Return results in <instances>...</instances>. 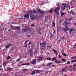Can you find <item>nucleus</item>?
I'll return each instance as SVG.
<instances>
[{
	"instance_id": "obj_1",
	"label": "nucleus",
	"mask_w": 76,
	"mask_h": 76,
	"mask_svg": "<svg viewBox=\"0 0 76 76\" xmlns=\"http://www.w3.org/2000/svg\"><path fill=\"white\" fill-rule=\"evenodd\" d=\"M60 9V7H57L56 8L53 10V12L56 15H59V10Z\"/></svg>"
},
{
	"instance_id": "obj_2",
	"label": "nucleus",
	"mask_w": 76,
	"mask_h": 76,
	"mask_svg": "<svg viewBox=\"0 0 76 76\" xmlns=\"http://www.w3.org/2000/svg\"><path fill=\"white\" fill-rule=\"evenodd\" d=\"M30 17H31V18L32 20L35 19V15L34 14L33 11H31V12L30 14Z\"/></svg>"
},
{
	"instance_id": "obj_3",
	"label": "nucleus",
	"mask_w": 76,
	"mask_h": 76,
	"mask_svg": "<svg viewBox=\"0 0 76 76\" xmlns=\"http://www.w3.org/2000/svg\"><path fill=\"white\" fill-rule=\"evenodd\" d=\"M38 60L39 61H42V60H44V58L42 56H40L38 57Z\"/></svg>"
},
{
	"instance_id": "obj_4",
	"label": "nucleus",
	"mask_w": 76,
	"mask_h": 76,
	"mask_svg": "<svg viewBox=\"0 0 76 76\" xmlns=\"http://www.w3.org/2000/svg\"><path fill=\"white\" fill-rule=\"evenodd\" d=\"M36 63H37V60H36V59H34L31 62V63L32 64L34 65L36 64Z\"/></svg>"
},
{
	"instance_id": "obj_5",
	"label": "nucleus",
	"mask_w": 76,
	"mask_h": 76,
	"mask_svg": "<svg viewBox=\"0 0 76 76\" xmlns=\"http://www.w3.org/2000/svg\"><path fill=\"white\" fill-rule=\"evenodd\" d=\"M30 13L28 12L25 13V15H24V17L25 18H26L27 17H29V15Z\"/></svg>"
},
{
	"instance_id": "obj_6",
	"label": "nucleus",
	"mask_w": 76,
	"mask_h": 76,
	"mask_svg": "<svg viewBox=\"0 0 76 76\" xmlns=\"http://www.w3.org/2000/svg\"><path fill=\"white\" fill-rule=\"evenodd\" d=\"M68 24H69V22H67V20L65 21V23L64 26H65L66 28H67V27H68V26H67V25H68Z\"/></svg>"
},
{
	"instance_id": "obj_7",
	"label": "nucleus",
	"mask_w": 76,
	"mask_h": 76,
	"mask_svg": "<svg viewBox=\"0 0 76 76\" xmlns=\"http://www.w3.org/2000/svg\"><path fill=\"white\" fill-rule=\"evenodd\" d=\"M46 45V42H43L42 43H41L40 44V45H41L42 47H43V48H45V45Z\"/></svg>"
},
{
	"instance_id": "obj_8",
	"label": "nucleus",
	"mask_w": 76,
	"mask_h": 76,
	"mask_svg": "<svg viewBox=\"0 0 76 76\" xmlns=\"http://www.w3.org/2000/svg\"><path fill=\"white\" fill-rule=\"evenodd\" d=\"M70 14H72V15H75V12L73 10H71L70 12Z\"/></svg>"
},
{
	"instance_id": "obj_9",
	"label": "nucleus",
	"mask_w": 76,
	"mask_h": 76,
	"mask_svg": "<svg viewBox=\"0 0 76 76\" xmlns=\"http://www.w3.org/2000/svg\"><path fill=\"white\" fill-rule=\"evenodd\" d=\"M70 30V28H68L67 29V28H62V31L64 30V32H67V31H69Z\"/></svg>"
},
{
	"instance_id": "obj_10",
	"label": "nucleus",
	"mask_w": 76,
	"mask_h": 76,
	"mask_svg": "<svg viewBox=\"0 0 76 76\" xmlns=\"http://www.w3.org/2000/svg\"><path fill=\"white\" fill-rule=\"evenodd\" d=\"M63 5L64 6V7L63 9V10H65V8L67 7V4H63Z\"/></svg>"
},
{
	"instance_id": "obj_11",
	"label": "nucleus",
	"mask_w": 76,
	"mask_h": 76,
	"mask_svg": "<svg viewBox=\"0 0 76 76\" xmlns=\"http://www.w3.org/2000/svg\"><path fill=\"white\" fill-rule=\"evenodd\" d=\"M30 64L29 63H25L24 64H22L21 65V66H28Z\"/></svg>"
},
{
	"instance_id": "obj_12",
	"label": "nucleus",
	"mask_w": 76,
	"mask_h": 76,
	"mask_svg": "<svg viewBox=\"0 0 76 76\" xmlns=\"http://www.w3.org/2000/svg\"><path fill=\"white\" fill-rule=\"evenodd\" d=\"M7 72H9H9H10L11 70H12V68H11L9 67L7 68Z\"/></svg>"
},
{
	"instance_id": "obj_13",
	"label": "nucleus",
	"mask_w": 76,
	"mask_h": 76,
	"mask_svg": "<svg viewBox=\"0 0 76 76\" xmlns=\"http://www.w3.org/2000/svg\"><path fill=\"white\" fill-rule=\"evenodd\" d=\"M52 51H54V53H56V54H58V52H57V51L56 50L54 49H52Z\"/></svg>"
},
{
	"instance_id": "obj_14",
	"label": "nucleus",
	"mask_w": 76,
	"mask_h": 76,
	"mask_svg": "<svg viewBox=\"0 0 76 76\" xmlns=\"http://www.w3.org/2000/svg\"><path fill=\"white\" fill-rule=\"evenodd\" d=\"M67 69V68H66V67H65V68H63L62 69V70L63 71V72H65L66 70V69Z\"/></svg>"
},
{
	"instance_id": "obj_15",
	"label": "nucleus",
	"mask_w": 76,
	"mask_h": 76,
	"mask_svg": "<svg viewBox=\"0 0 76 76\" xmlns=\"http://www.w3.org/2000/svg\"><path fill=\"white\" fill-rule=\"evenodd\" d=\"M11 45H12V44H9L8 45L6 46H5L6 48L7 49V48H9V47H10V46H11Z\"/></svg>"
},
{
	"instance_id": "obj_16",
	"label": "nucleus",
	"mask_w": 76,
	"mask_h": 76,
	"mask_svg": "<svg viewBox=\"0 0 76 76\" xmlns=\"http://www.w3.org/2000/svg\"><path fill=\"white\" fill-rule=\"evenodd\" d=\"M15 29H18V30H20V27L19 26H17V27H15Z\"/></svg>"
},
{
	"instance_id": "obj_17",
	"label": "nucleus",
	"mask_w": 76,
	"mask_h": 76,
	"mask_svg": "<svg viewBox=\"0 0 76 76\" xmlns=\"http://www.w3.org/2000/svg\"><path fill=\"white\" fill-rule=\"evenodd\" d=\"M58 28L59 31H61V30L62 29V27H61L60 26H59Z\"/></svg>"
},
{
	"instance_id": "obj_18",
	"label": "nucleus",
	"mask_w": 76,
	"mask_h": 76,
	"mask_svg": "<svg viewBox=\"0 0 76 76\" xmlns=\"http://www.w3.org/2000/svg\"><path fill=\"white\" fill-rule=\"evenodd\" d=\"M55 25H56V24L54 22H53L52 23V27H54L55 26Z\"/></svg>"
},
{
	"instance_id": "obj_19",
	"label": "nucleus",
	"mask_w": 76,
	"mask_h": 76,
	"mask_svg": "<svg viewBox=\"0 0 76 76\" xmlns=\"http://www.w3.org/2000/svg\"><path fill=\"white\" fill-rule=\"evenodd\" d=\"M35 71H34L32 72V73L31 74V75H35Z\"/></svg>"
},
{
	"instance_id": "obj_20",
	"label": "nucleus",
	"mask_w": 76,
	"mask_h": 76,
	"mask_svg": "<svg viewBox=\"0 0 76 76\" xmlns=\"http://www.w3.org/2000/svg\"><path fill=\"white\" fill-rule=\"evenodd\" d=\"M22 30L23 32H26V30L25 28L24 29L23 28L22 29Z\"/></svg>"
},
{
	"instance_id": "obj_21",
	"label": "nucleus",
	"mask_w": 76,
	"mask_h": 76,
	"mask_svg": "<svg viewBox=\"0 0 76 76\" xmlns=\"http://www.w3.org/2000/svg\"><path fill=\"white\" fill-rule=\"evenodd\" d=\"M25 29L28 31V30H29V28H28V27L27 26H25Z\"/></svg>"
},
{
	"instance_id": "obj_22",
	"label": "nucleus",
	"mask_w": 76,
	"mask_h": 76,
	"mask_svg": "<svg viewBox=\"0 0 76 76\" xmlns=\"http://www.w3.org/2000/svg\"><path fill=\"white\" fill-rule=\"evenodd\" d=\"M62 61L63 62H66V59H65L63 58L62 59Z\"/></svg>"
},
{
	"instance_id": "obj_23",
	"label": "nucleus",
	"mask_w": 76,
	"mask_h": 76,
	"mask_svg": "<svg viewBox=\"0 0 76 76\" xmlns=\"http://www.w3.org/2000/svg\"><path fill=\"white\" fill-rule=\"evenodd\" d=\"M75 62H76V60L74 59L72 60V61H71V63H75Z\"/></svg>"
},
{
	"instance_id": "obj_24",
	"label": "nucleus",
	"mask_w": 76,
	"mask_h": 76,
	"mask_svg": "<svg viewBox=\"0 0 76 76\" xmlns=\"http://www.w3.org/2000/svg\"><path fill=\"white\" fill-rule=\"evenodd\" d=\"M11 58V57L10 56H8L7 58V59L6 60H9V58Z\"/></svg>"
},
{
	"instance_id": "obj_25",
	"label": "nucleus",
	"mask_w": 76,
	"mask_h": 76,
	"mask_svg": "<svg viewBox=\"0 0 76 76\" xmlns=\"http://www.w3.org/2000/svg\"><path fill=\"white\" fill-rule=\"evenodd\" d=\"M44 12H45L44 11H41V12H40V14H41L42 15L44 14Z\"/></svg>"
},
{
	"instance_id": "obj_26",
	"label": "nucleus",
	"mask_w": 76,
	"mask_h": 76,
	"mask_svg": "<svg viewBox=\"0 0 76 76\" xmlns=\"http://www.w3.org/2000/svg\"><path fill=\"white\" fill-rule=\"evenodd\" d=\"M56 61H55V63H60V62L59 61H58L57 60H55Z\"/></svg>"
},
{
	"instance_id": "obj_27",
	"label": "nucleus",
	"mask_w": 76,
	"mask_h": 76,
	"mask_svg": "<svg viewBox=\"0 0 76 76\" xmlns=\"http://www.w3.org/2000/svg\"><path fill=\"white\" fill-rule=\"evenodd\" d=\"M38 13H41V9H39L38 10Z\"/></svg>"
},
{
	"instance_id": "obj_28",
	"label": "nucleus",
	"mask_w": 76,
	"mask_h": 76,
	"mask_svg": "<svg viewBox=\"0 0 76 76\" xmlns=\"http://www.w3.org/2000/svg\"><path fill=\"white\" fill-rule=\"evenodd\" d=\"M53 34H51L50 36V39H52V38H53Z\"/></svg>"
},
{
	"instance_id": "obj_29",
	"label": "nucleus",
	"mask_w": 76,
	"mask_h": 76,
	"mask_svg": "<svg viewBox=\"0 0 76 76\" xmlns=\"http://www.w3.org/2000/svg\"><path fill=\"white\" fill-rule=\"evenodd\" d=\"M56 58V57L53 58V59L52 60V61H54V60H55Z\"/></svg>"
},
{
	"instance_id": "obj_30",
	"label": "nucleus",
	"mask_w": 76,
	"mask_h": 76,
	"mask_svg": "<svg viewBox=\"0 0 76 76\" xmlns=\"http://www.w3.org/2000/svg\"><path fill=\"white\" fill-rule=\"evenodd\" d=\"M53 64V63L52 62H50L47 64V65H51V64Z\"/></svg>"
},
{
	"instance_id": "obj_31",
	"label": "nucleus",
	"mask_w": 76,
	"mask_h": 76,
	"mask_svg": "<svg viewBox=\"0 0 76 76\" xmlns=\"http://www.w3.org/2000/svg\"><path fill=\"white\" fill-rule=\"evenodd\" d=\"M76 66V64H75L73 65V69L74 70H75V66Z\"/></svg>"
},
{
	"instance_id": "obj_32",
	"label": "nucleus",
	"mask_w": 76,
	"mask_h": 76,
	"mask_svg": "<svg viewBox=\"0 0 76 76\" xmlns=\"http://www.w3.org/2000/svg\"><path fill=\"white\" fill-rule=\"evenodd\" d=\"M46 59L48 60H51V58H46Z\"/></svg>"
},
{
	"instance_id": "obj_33",
	"label": "nucleus",
	"mask_w": 76,
	"mask_h": 76,
	"mask_svg": "<svg viewBox=\"0 0 76 76\" xmlns=\"http://www.w3.org/2000/svg\"><path fill=\"white\" fill-rule=\"evenodd\" d=\"M65 15V13L64 12H63L62 13V14H61V17H63V15Z\"/></svg>"
},
{
	"instance_id": "obj_34",
	"label": "nucleus",
	"mask_w": 76,
	"mask_h": 76,
	"mask_svg": "<svg viewBox=\"0 0 76 76\" xmlns=\"http://www.w3.org/2000/svg\"><path fill=\"white\" fill-rule=\"evenodd\" d=\"M53 10L52 9H51L50 11H49V13H53V12H52Z\"/></svg>"
},
{
	"instance_id": "obj_35",
	"label": "nucleus",
	"mask_w": 76,
	"mask_h": 76,
	"mask_svg": "<svg viewBox=\"0 0 76 76\" xmlns=\"http://www.w3.org/2000/svg\"><path fill=\"white\" fill-rule=\"evenodd\" d=\"M36 72H37V73H38V74L39 73H40V72L39 71V70H37Z\"/></svg>"
},
{
	"instance_id": "obj_36",
	"label": "nucleus",
	"mask_w": 76,
	"mask_h": 76,
	"mask_svg": "<svg viewBox=\"0 0 76 76\" xmlns=\"http://www.w3.org/2000/svg\"><path fill=\"white\" fill-rule=\"evenodd\" d=\"M62 55L64 56L65 57H66V56H67V55L66 54H65L62 53Z\"/></svg>"
},
{
	"instance_id": "obj_37",
	"label": "nucleus",
	"mask_w": 76,
	"mask_h": 76,
	"mask_svg": "<svg viewBox=\"0 0 76 76\" xmlns=\"http://www.w3.org/2000/svg\"><path fill=\"white\" fill-rule=\"evenodd\" d=\"M49 72L48 71H47L46 72H45V75H47L48 73Z\"/></svg>"
},
{
	"instance_id": "obj_38",
	"label": "nucleus",
	"mask_w": 76,
	"mask_h": 76,
	"mask_svg": "<svg viewBox=\"0 0 76 76\" xmlns=\"http://www.w3.org/2000/svg\"><path fill=\"white\" fill-rule=\"evenodd\" d=\"M72 29L71 28L69 30V33H71L72 32Z\"/></svg>"
},
{
	"instance_id": "obj_39",
	"label": "nucleus",
	"mask_w": 76,
	"mask_h": 76,
	"mask_svg": "<svg viewBox=\"0 0 76 76\" xmlns=\"http://www.w3.org/2000/svg\"><path fill=\"white\" fill-rule=\"evenodd\" d=\"M75 58H76V56H73L72 57V59H74Z\"/></svg>"
},
{
	"instance_id": "obj_40",
	"label": "nucleus",
	"mask_w": 76,
	"mask_h": 76,
	"mask_svg": "<svg viewBox=\"0 0 76 76\" xmlns=\"http://www.w3.org/2000/svg\"><path fill=\"white\" fill-rule=\"evenodd\" d=\"M20 58L16 60V61H20Z\"/></svg>"
},
{
	"instance_id": "obj_41",
	"label": "nucleus",
	"mask_w": 76,
	"mask_h": 76,
	"mask_svg": "<svg viewBox=\"0 0 76 76\" xmlns=\"http://www.w3.org/2000/svg\"><path fill=\"white\" fill-rule=\"evenodd\" d=\"M29 53H32V50H29Z\"/></svg>"
},
{
	"instance_id": "obj_42",
	"label": "nucleus",
	"mask_w": 76,
	"mask_h": 76,
	"mask_svg": "<svg viewBox=\"0 0 76 76\" xmlns=\"http://www.w3.org/2000/svg\"><path fill=\"white\" fill-rule=\"evenodd\" d=\"M6 64V62L5 61L3 63V65H5Z\"/></svg>"
},
{
	"instance_id": "obj_43",
	"label": "nucleus",
	"mask_w": 76,
	"mask_h": 76,
	"mask_svg": "<svg viewBox=\"0 0 76 76\" xmlns=\"http://www.w3.org/2000/svg\"><path fill=\"white\" fill-rule=\"evenodd\" d=\"M72 18H70L69 19V21H71V20H72Z\"/></svg>"
},
{
	"instance_id": "obj_44",
	"label": "nucleus",
	"mask_w": 76,
	"mask_h": 76,
	"mask_svg": "<svg viewBox=\"0 0 76 76\" xmlns=\"http://www.w3.org/2000/svg\"><path fill=\"white\" fill-rule=\"evenodd\" d=\"M27 42H28V40H26V41H25V42L24 43V44H26V43H27Z\"/></svg>"
},
{
	"instance_id": "obj_45",
	"label": "nucleus",
	"mask_w": 76,
	"mask_h": 76,
	"mask_svg": "<svg viewBox=\"0 0 76 76\" xmlns=\"http://www.w3.org/2000/svg\"><path fill=\"white\" fill-rule=\"evenodd\" d=\"M70 61H67V64H70Z\"/></svg>"
},
{
	"instance_id": "obj_46",
	"label": "nucleus",
	"mask_w": 76,
	"mask_h": 76,
	"mask_svg": "<svg viewBox=\"0 0 76 76\" xmlns=\"http://www.w3.org/2000/svg\"><path fill=\"white\" fill-rule=\"evenodd\" d=\"M72 66H73L72 65H71L69 66V68L71 69V68H72Z\"/></svg>"
},
{
	"instance_id": "obj_47",
	"label": "nucleus",
	"mask_w": 76,
	"mask_h": 76,
	"mask_svg": "<svg viewBox=\"0 0 76 76\" xmlns=\"http://www.w3.org/2000/svg\"><path fill=\"white\" fill-rule=\"evenodd\" d=\"M33 12L34 13H36V11H35V10H33Z\"/></svg>"
},
{
	"instance_id": "obj_48",
	"label": "nucleus",
	"mask_w": 76,
	"mask_h": 76,
	"mask_svg": "<svg viewBox=\"0 0 76 76\" xmlns=\"http://www.w3.org/2000/svg\"><path fill=\"white\" fill-rule=\"evenodd\" d=\"M56 65H52V67H55L56 66Z\"/></svg>"
},
{
	"instance_id": "obj_49",
	"label": "nucleus",
	"mask_w": 76,
	"mask_h": 76,
	"mask_svg": "<svg viewBox=\"0 0 76 76\" xmlns=\"http://www.w3.org/2000/svg\"><path fill=\"white\" fill-rule=\"evenodd\" d=\"M23 71H24V72H26V71H27V69H23Z\"/></svg>"
},
{
	"instance_id": "obj_50",
	"label": "nucleus",
	"mask_w": 76,
	"mask_h": 76,
	"mask_svg": "<svg viewBox=\"0 0 76 76\" xmlns=\"http://www.w3.org/2000/svg\"><path fill=\"white\" fill-rule=\"evenodd\" d=\"M22 26H23V27H25V24H23V25H22Z\"/></svg>"
},
{
	"instance_id": "obj_51",
	"label": "nucleus",
	"mask_w": 76,
	"mask_h": 76,
	"mask_svg": "<svg viewBox=\"0 0 76 76\" xmlns=\"http://www.w3.org/2000/svg\"><path fill=\"white\" fill-rule=\"evenodd\" d=\"M58 57L59 58H61V56L60 55H58Z\"/></svg>"
},
{
	"instance_id": "obj_52",
	"label": "nucleus",
	"mask_w": 76,
	"mask_h": 76,
	"mask_svg": "<svg viewBox=\"0 0 76 76\" xmlns=\"http://www.w3.org/2000/svg\"><path fill=\"white\" fill-rule=\"evenodd\" d=\"M61 38H62V39H64L65 38H64V37H62Z\"/></svg>"
},
{
	"instance_id": "obj_53",
	"label": "nucleus",
	"mask_w": 76,
	"mask_h": 76,
	"mask_svg": "<svg viewBox=\"0 0 76 76\" xmlns=\"http://www.w3.org/2000/svg\"><path fill=\"white\" fill-rule=\"evenodd\" d=\"M56 30H55L53 32V34H55V33H56Z\"/></svg>"
},
{
	"instance_id": "obj_54",
	"label": "nucleus",
	"mask_w": 76,
	"mask_h": 76,
	"mask_svg": "<svg viewBox=\"0 0 76 76\" xmlns=\"http://www.w3.org/2000/svg\"><path fill=\"white\" fill-rule=\"evenodd\" d=\"M34 26H35V25L34 24H32L31 25V26L32 27Z\"/></svg>"
},
{
	"instance_id": "obj_55",
	"label": "nucleus",
	"mask_w": 76,
	"mask_h": 76,
	"mask_svg": "<svg viewBox=\"0 0 76 76\" xmlns=\"http://www.w3.org/2000/svg\"><path fill=\"white\" fill-rule=\"evenodd\" d=\"M67 7H69V8L70 7V5L68 4Z\"/></svg>"
},
{
	"instance_id": "obj_56",
	"label": "nucleus",
	"mask_w": 76,
	"mask_h": 76,
	"mask_svg": "<svg viewBox=\"0 0 76 76\" xmlns=\"http://www.w3.org/2000/svg\"><path fill=\"white\" fill-rule=\"evenodd\" d=\"M39 71H40V72H43V70H39Z\"/></svg>"
},
{
	"instance_id": "obj_57",
	"label": "nucleus",
	"mask_w": 76,
	"mask_h": 76,
	"mask_svg": "<svg viewBox=\"0 0 76 76\" xmlns=\"http://www.w3.org/2000/svg\"><path fill=\"white\" fill-rule=\"evenodd\" d=\"M31 44V42H30L28 44V45H30Z\"/></svg>"
},
{
	"instance_id": "obj_58",
	"label": "nucleus",
	"mask_w": 76,
	"mask_h": 76,
	"mask_svg": "<svg viewBox=\"0 0 76 76\" xmlns=\"http://www.w3.org/2000/svg\"><path fill=\"white\" fill-rule=\"evenodd\" d=\"M39 34H41V31H39Z\"/></svg>"
},
{
	"instance_id": "obj_59",
	"label": "nucleus",
	"mask_w": 76,
	"mask_h": 76,
	"mask_svg": "<svg viewBox=\"0 0 76 76\" xmlns=\"http://www.w3.org/2000/svg\"><path fill=\"white\" fill-rule=\"evenodd\" d=\"M27 36L28 37H30V36L28 34H27Z\"/></svg>"
},
{
	"instance_id": "obj_60",
	"label": "nucleus",
	"mask_w": 76,
	"mask_h": 76,
	"mask_svg": "<svg viewBox=\"0 0 76 76\" xmlns=\"http://www.w3.org/2000/svg\"><path fill=\"white\" fill-rule=\"evenodd\" d=\"M27 46H28V45H26V46H25L24 47H27Z\"/></svg>"
},
{
	"instance_id": "obj_61",
	"label": "nucleus",
	"mask_w": 76,
	"mask_h": 76,
	"mask_svg": "<svg viewBox=\"0 0 76 76\" xmlns=\"http://www.w3.org/2000/svg\"><path fill=\"white\" fill-rule=\"evenodd\" d=\"M59 23L60 24H61V21H60Z\"/></svg>"
},
{
	"instance_id": "obj_62",
	"label": "nucleus",
	"mask_w": 76,
	"mask_h": 76,
	"mask_svg": "<svg viewBox=\"0 0 76 76\" xmlns=\"http://www.w3.org/2000/svg\"><path fill=\"white\" fill-rule=\"evenodd\" d=\"M67 12L68 14L70 13V12H69V10H67Z\"/></svg>"
},
{
	"instance_id": "obj_63",
	"label": "nucleus",
	"mask_w": 76,
	"mask_h": 76,
	"mask_svg": "<svg viewBox=\"0 0 76 76\" xmlns=\"http://www.w3.org/2000/svg\"><path fill=\"white\" fill-rule=\"evenodd\" d=\"M61 13H63V12H62V11L61 10Z\"/></svg>"
},
{
	"instance_id": "obj_64",
	"label": "nucleus",
	"mask_w": 76,
	"mask_h": 76,
	"mask_svg": "<svg viewBox=\"0 0 76 76\" xmlns=\"http://www.w3.org/2000/svg\"><path fill=\"white\" fill-rule=\"evenodd\" d=\"M74 25H76V22L74 23Z\"/></svg>"
}]
</instances>
